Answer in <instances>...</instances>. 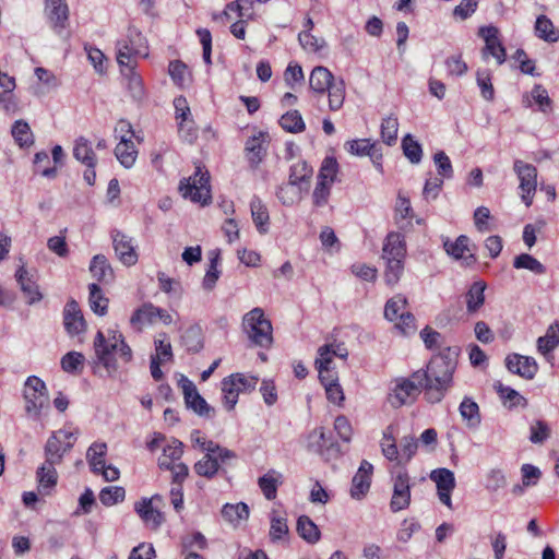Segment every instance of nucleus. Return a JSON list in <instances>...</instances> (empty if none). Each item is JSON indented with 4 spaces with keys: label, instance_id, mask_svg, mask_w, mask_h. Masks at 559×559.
I'll list each match as a JSON object with an SVG mask.
<instances>
[{
    "label": "nucleus",
    "instance_id": "f257e3e1",
    "mask_svg": "<svg viewBox=\"0 0 559 559\" xmlns=\"http://www.w3.org/2000/svg\"><path fill=\"white\" fill-rule=\"evenodd\" d=\"M455 361L447 355H438L430 359L426 369L413 372V378L423 381L425 399L429 403H439L452 385Z\"/></svg>",
    "mask_w": 559,
    "mask_h": 559
},
{
    "label": "nucleus",
    "instance_id": "f03ea898",
    "mask_svg": "<svg viewBox=\"0 0 559 559\" xmlns=\"http://www.w3.org/2000/svg\"><path fill=\"white\" fill-rule=\"evenodd\" d=\"M94 350L97 362L109 372L117 370V361L112 356L114 353L126 364L132 360L130 346L124 342L123 335L116 330H109L108 337L102 331H98L94 338Z\"/></svg>",
    "mask_w": 559,
    "mask_h": 559
},
{
    "label": "nucleus",
    "instance_id": "7ed1b4c3",
    "mask_svg": "<svg viewBox=\"0 0 559 559\" xmlns=\"http://www.w3.org/2000/svg\"><path fill=\"white\" fill-rule=\"evenodd\" d=\"M116 48L117 62L120 68L134 64L133 60L138 57L146 58L148 56L146 38L133 26H130L126 36L117 41Z\"/></svg>",
    "mask_w": 559,
    "mask_h": 559
},
{
    "label": "nucleus",
    "instance_id": "20e7f679",
    "mask_svg": "<svg viewBox=\"0 0 559 559\" xmlns=\"http://www.w3.org/2000/svg\"><path fill=\"white\" fill-rule=\"evenodd\" d=\"M242 330L255 346L266 348L273 342L272 324L261 308H253L243 316Z\"/></svg>",
    "mask_w": 559,
    "mask_h": 559
},
{
    "label": "nucleus",
    "instance_id": "39448f33",
    "mask_svg": "<svg viewBox=\"0 0 559 559\" xmlns=\"http://www.w3.org/2000/svg\"><path fill=\"white\" fill-rule=\"evenodd\" d=\"M179 191L185 199L202 205L207 204L212 198L209 171L197 166L192 176L180 180Z\"/></svg>",
    "mask_w": 559,
    "mask_h": 559
},
{
    "label": "nucleus",
    "instance_id": "423d86ee",
    "mask_svg": "<svg viewBox=\"0 0 559 559\" xmlns=\"http://www.w3.org/2000/svg\"><path fill=\"white\" fill-rule=\"evenodd\" d=\"M259 382L257 376L247 373H233L222 381L223 404L227 411H233L240 393L253 391Z\"/></svg>",
    "mask_w": 559,
    "mask_h": 559
},
{
    "label": "nucleus",
    "instance_id": "0eeeda50",
    "mask_svg": "<svg viewBox=\"0 0 559 559\" xmlns=\"http://www.w3.org/2000/svg\"><path fill=\"white\" fill-rule=\"evenodd\" d=\"M25 411L34 419H39L41 412L49 407V399L45 382L31 376L24 385Z\"/></svg>",
    "mask_w": 559,
    "mask_h": 559
},
{
    "label": "nucleus",
    "instance_id": "6e6552de",
    "mask_svg": "<svg viewBox=\"0 0 559 559\" xmlns=\"http://www.w3.org/2000/svg\"><path fill=\"white\" fill-rule=\"evenodd\" d=\"M78 433V429L70 427L52 432L45 444V459L52 463H61L64 454L73 448Z\"/></svg>",
    "mask_w": 559,
    "mask_h": 559
},
{
    "label": "nucleus",
    "instance_id": "1a4fd4ad",
    "mask_svg": "<svg viewBox=\"0 0 559 559\" xmlns=\"http://www.w3.org/2000/svg\"><path fill=\"white\" fill-rule=\"evenodd\" d=\"M163 498L154 495L150 498L143 497L134 503V511L144 523V525L157 531L165 522V514L162 512Z\"/></svg>",
    "mask_w": 559,
    "mask_h": 559
},
{
    "label": "nucleus",
    "instance_id": "9d476101",
    "mask_svg": "<svg viewBox=\"0 0 559 559\" xmlns=\"http://www.w3.org/2000/svg\"><path fill=\"white\" fill-rule=\"evenodd\" d=\"M424 390L423 381L413 378H397L390 393V403L393 407H401L406 404H412L420 391Z\"/></svg>",
    "mask_w": 559,
    "mask_h": 559
},
{
    "label": "nucleus",
    "instance_id": "9b49d317",
    "mask_svg": "<svg viewBox=\"0 0 559 559\" xmlns=\"http://www.w3.org/2000/svg\"><path fill=\"white\" fill-rule=\"evenodd\" d=\"M513 169L520 180L521 198L528 207L533 203V198L537 187V169L532 164L515 159Z\"/></svg>",
    "mask_w": 559,
    "mask_h": 559
},
{
    "label": "nucleus",
    "instance_id": "f8f14e48",
    "mask_svg": "<svg viewBox=\"0 0 559 559\" xmlns=\"http://www.w3.org/2000/svg\"><path fill=\"white\" fill-rule=\"evenodd\" d=\"M478 35L485 41V46L481 49L483 59L487 60L489 57H493L498 66L504 63L507 52L499 38V29L492 25L481 26L478 31Z\"/></svg>",
    "mask_w": 559,
    "mask_h": 559
},
{
    "label": "nucleus",
    "instance_id": "ddd939ff",
    "mask_svg": "<svg viewBox=\"0 0 559 559\" xmlns=\"http://www.w3.org/2000/svg\"><path fill=\"white\" fill-rule=\"evenodd\" d=\"M392 484L393 493L390 508L393 512H399L411 503V477L405 469H401L392 477Z\"/></svg>",
    "mask_w": 559,
    "mask_h": 559
},
{
    "label": "nucleus",
    "instance_id": "4468645a",
    "mask_svg": "<svg viewBox=\"0 0 559 559\" xmlns=\"http://www.w3.org/2000/svg\"><path fill=\"white\" fill-rule=\"evenodd\" d=\"M178 384L182 390L185 403L188 408H191L194 413L203 417H211L214 414V409L199 394L194 383L191 380L185 376H181Z\"/></svg>",
    "mask_w": 559,
    "mask_h": 559
},
{
    "label": "nucleus",
    "instance_id": "2eb2a0df",
    "mask_svg": "<svg viewBox=\"0 0 559 559\" xmlns=\"http://www.w3.org/2000/svg\"><path fill=\"white\" fill-rule=\"evenodd\" d=\"M111 239L119 261L127 266L134 265L138 262L139 255L133 238L118 229H114L111 231Z\"/></svg>",
    "mask_w": 559,
    "mask_h": 559
},
{
    "label": "nucleus",
    "instance_id": "dca6fc26",
    "mask_svg": "<svg viewBox=\"0 0 559 559\" xmlns=\"http://www.w3.org/2000/svg\"><path fill=\"white\" fill-rule=\"evenodd\" d=\"M45 14L53 32L61 35L69 24V7L66 0H45Z\"/></svg>",
    "mask_w": 559,
    "mask_h": 559
},
{
    "label": "nucleus",
    "instance_id": "f3484780",
    "mask_svg": "<svg viewBox=\"0 0 559 559\" xmlns=\"http://www.w3.org/2000/svg\"><path fill=\"white\" fill-rule=\"evenodd\" d=\"M430 478L436 483L439 500L452 509L451 495L455 488L454 473L448 468H437L431 472Z\"/></svg>",
    "mask_w": 559,
    "mask_h": 559
},
{
    "label": "nucleus",
    "instance_id": "a211bd4d",
    "mask_svg": "<svg viewBox=\"0 0 559 559\" xmlns=\"http://www.w3.org/2000/svg\"><path fill=\"white\" fill-rule=\"evenodd\" d=\"M506 367L514 374L532 380L538 371V365L533 357L520 354H510L506 358Z\"/></svg>",
    "mask_w": 559,
    "mask_h": 559
},
{
    "label": "nucleus",
    "instance_id": "6ab92c4d",
    "mask_svg": "<svg viewBox=\"0 0 559 559\" xmlns=\"http://www.w3.org/2000/svg\"><path fill=\"white\" fill-rule=\"evenodd\" d=\"M469 238L465 235L459 236L454 241L447 239L443 242L445 252L455 260H462L465 266L476 262V257L469 246Z\"/></svg>",
    "mask_w": 559,
    "mask_h": 559
},
{
    "label": "nucleus",
    "instance_id": "aec40b11",
    "mask_svg": "<svg viewBox=\"0 0 559 559\" xmlns=\"http://www.w3.org/2000/svg\"><path fill=\"white\" fill-rule=\"evenodd\" d=\"M234 457H223L221 451L206 452L204 456L199 460L194 466V472L202 477L207 479L213 478L228 461Z\"/></svg>",
    "mask_w": 559,
    "mask_h": 559
},
{
    "label": "nucleus",
    "instance_id": "412c9836",
    "mask_svg": "<svg viewBox=\"0 0 559 559\" xmlns=\"http://www.w3.org/2000/svg\"><path fill=\"white\" fill-rule=\"evenodd\" d=\"M63 325L70 336L79 335L85 331V320L79 304L69 300L63 308Z\"/></svg>",
    "mask_w": 559,
    "mask_h": 559
},
{
    "label": "nucleus",
    "instance_id": "4be33fe9",
    "mask_svg": "<svg viewBox=\"0 0 559 559\" xmlns=\"http://www.w3.org/2000/svg\"><path fill=\"white\" fill-rule=\"evenodd\" d=\"M372 474V464L366 460H362L358 471L356 472L352 480V498L360 500L366 496L370 488Z\"/></svg>",
    "mask_w": 559,
    "mask_h": 559
},
{
    "label": "nucleus",
    "instance_id": "5701e85b",
    "mask_svg": "<svg viewBox=\"0 0 559 559\" xmlns=\"http://www.w3.org/2000/svg\"><path fill=\"white\" fill-rule=\"evenodd\" d=\"M382 260H405L406 243L405 238L400 233H389L382 247Z\"/></svg>",
    "mask_w": 559,
    "mask_h": 559
},
{
    "label": "nucleus",
    "instance_id": "b1692460",
    "mask_svg": "<svg viewBox=\"0 0 559 559\" xmlns=\"http://www.w3.org/2000/svg\"><path fill=\"white\" fill-rule=\"evenodd\" d=\"M346 150L356 156H369L372 163L382 159V152L377 142L370 139L352 140L345 143Z\"/></svg>",
    "mask_w": 559,
    "mask_h": 559
},
{
    "label": "nucleus",
    "instance_id": "393cba45",
    "mask_svg": "<svg viewBox=\"0 0 559 559\" xmlns=\"http://www.w3.org/2000/svg\"><path fill=\"white\" fill-rule=\"evenodd\" d=\"M15 278L24 296L27 298L28 305H33L41 300L43 295L38 289V285L34 281L33 276H29L24 265L17 269L15 272Z\"/></svg>",
    "mask_w": 559,
    "mask_h": 559
},
{
    "label": "nucleus",
    "instance_id": "a878e982",
    "mask_svg": "<svg viewBox=\"0 0 559 559\" xmlns=\"http://www.w3.org/2000/svg\"><path fill=\"white\" fill-rule=\"evenodd\" d=\"M334 81L331 71L325 67L319 66L313 68L310 73L309 86L314 93L323 95Z\"/></svg>",
    "mask_w": 559,
    "mask_h": 559
},
{
    "label": "nucleus",
    "instance_id": "bb28decb",
    "mask_svg": "<svg viewBox=\"0 0 559 559\" xmlns=\"http://www.w3.org/2000/svg\"><path fill=\"white\" fill-rule=\"evenodd\" d=\"M158 307L152 302H145L134 310L130 318L133 328L141 330L146 324H154L157 321Z\"/></svg>",
    "mask_w": 559,
    "mask_h": 559
},
{
    "label": "nucleus",
    "instance_id": "cd10ccee",
    "mask_svg": "<svg viewBox=\"0 0 559 559\" xmlns=\"http://www.w3.org/2000/svg\"><path fill=\"white\" fill-rule=\"evenodd\" d=\"M559 344V322L551 324L544 336L537 340V350L546 357L548 361L552 359L551 352Z\"/></svg>",
    "mask_w": 559,
    "mask_h": 559
},
{
    "label": "nucleus",
    "instance_id": "c85d7f7f",
    "mask_svg": "<svg viewBox=\"0 0 559 559\" xmlns=\"http://www.w3.org/2000/svg\"><path fill=\"white\" fill-rule=\"evenodd\" d=\"M60 463H52L45 459L44 464L37 469L38 488L45 493L53 488L58 480L56 465Z\"/></svg>",
    "mask_w": 559,
    "mask_h": 559
},
{
    "label": "nucleus",
    "instance_id": "c756f323",
    "mask_svg": "<svg viewBox=\"0 0 559 559\" xmlns=\"http://www.w3.org/2000/svg\"><path fill=\"white\" fill-rule=\"evenodd\" d=\"M283 483V475L275 471L270 469L258 479V485L267 500H274L277 495V488Z\"/></svg>",
    "mask_w": 559,
    "mask_h": 559
},
{
    "label": "nucleus",
    "instance_id": "7c9ffc66",
    "mask_svg": "<svg viewBox=\"0 0 559 559\" xmlns=\"http://www.w3.org/2000/svg\"><path fill=\"white\" fill-rule=\"evenodd\" d=\"M183 454V443L178 439H170L163 448V454L158 459L160 468H170L176 461H179Z\"/></svg>",
    "mask_w": 559,
    "mask_h": 559
},
{
    "label": "nucleus",
    "instance_id": "2f4dec72",
    "mask_svg": "<svg viewBox=\"0 0 559 559\" xmlns=\"http://www.w3.org/2000/svg\"><path fill=\"white\" fill-rule=\"evenodd\" d=\"M308 191V187H301L297 185L284 183L278 187L276 191V197L280 202L285 206H292L295 203L299 202L302 199L304 192Z\"/></svg>",
    "mask_w": 559,
    "mask_h": 559
},
{
    "label": "nucleus",
    "instance_id": "473e14b6",
    "mask_svg": "<svg viewBox=\"0 0 559 559\" xmlns=\"http://www.w3.org/2000/svg\"><path fill=\"white\" fill-rule=\"evenodd\" d=\"M250 211L252 221L260 234H265L269 230L270 216L266 206L262 203L261 199L253 197L250 201Z\"/></svg>",
    "mask_w": 559,
    "mask_h": 559
},
{
    "label": "nucleus",
    "instance_id": "72a5a7b5",
    "mask_svg": "<svg viewBox=\"0 0 559 559\" xmlns=\"http://www.w3.org/2000/svg\"><path fill=\"white\" fill-rule=\"evenodd\" d=\"M222 516L226 522L237 527L248 519L249 508L245 502L226 503L222 508Z\"/></svg>",
    "mask_w": 559,
    "mask_h": 559
},
{
    "label": "nucleus",
    "instance_id": "f704fd0d",
    "mask_svg": "<svg viewBox=\"0 0 559 559\" xmlns=\"http://www.w3.org/2000/svg\"><path fill=\"white\" fill-rule=\"evenodd\" d=\"M73 156L85 166H96L97 164V158L92 148L91 142L83 136L75 140Z\"/></svg>",
    "mask_w": 559,
    "mask_h": 559
},
{
    "label": "nucleus",
    "instance_id": "c9c22d12",
    "mask_svg": "<svg viewBox=\"0 0 559 559\" xmlns=\"http://www.w3.org/2000/svg\"><path fill=\"white\" fill-rule=\"evenodd\" d=\"M486 284L481 281L471 285L465 295L466 309L468 313H475L485 302Z\"/></svg>",
    "mask_w": 559,
    "mask_h": 559
},
{
    "label": "nucleus",
    "instance_id": "e433bc0d",
    "mask_svg": "<svg viewBox=\"0 0 559 559\" xmlns=\"http://www.w3.org/2000/svg\"><path fill=\"white\" fill-rule=\"evenodd\" d=\"M190 440L193 447H199L205 453L221 451L223 457H236L235 452L228 450L227 448L221 447L212 440H207L204 436H202L200 430H193L190 435Z\"/></svg>",
    "mask_w": 559,
    "mask_h": 559
},
{
    "label": "nucleus",
    "instance_id": "4c0bfd02",
    "mask_svg": "<svg viewBox=\"0 0 559 559\" xmlns=\"http://www.w3.org/2000/svg\"><path fill=\"white\" fill-rule=\"evenodd\" d=\"M90 271L98 282L108 283L114 278V271L103 254H96L90 265Z\"/></svg>",
    "mask_w": 559,
    "mask_h": 559
},
{
    "label": "nucleus",
    "instance_id": "58836bf2",
    "mask_svg": "<svg viewBox=\"0 0 559 559\" xmlns=\"http://www.w3.org/2000/svg\"><path fill=\"white\" fill-rule=\"evenodd\" d=\"M106 454L107 444L105 442H94L87 449L86 459L93 473L99 474L104 468Z\"/></svg>",
    "mask_w": 559,
    "mask_h": 559
},
{
    "label": "nucleus",
    "instance_id": "ea45409f",
    "mask_svg": "<svg viewBox=\"0 0 559 559\" xmlns=\"http://www.w3.org/2000/svg\"><path fill=\"white\" fill-rule=\"evenodd\" d=\"M313 174L312 167L306 160H297L290 166L288 181L293 185H308Z\"/></svg>",
    "mask_w": 559,
    "mask_h": 559
},
{
    "label": "nucleus",
    "instance_id": "a19ab883",
    "mask_svg": "<svg viewBox=\"0 0 559 559\" xmlns=\"http://www.w3.org/2000/svg\"><path fill=\"white\" fill-rule=\"evenodd\" d=\"M535 34L538 38L548 43H556L559 40V31L555 27L551 20L543 14L536 19Z\"/></svg>",
    "mask_w": 559,
    "mask_h": 559
},
{
    "label": "nucleus",
    "instance_id": "79ce46f5",
    "mask_svg": "<svg viewBox=\"0 0 559 559\" xmlns=\"http://www.w3.org/2000/svg\"><path fill=\"white\" fill-rule=\"evenodd\" d=\"M289 530L286 518L275 511L271 513L269 536L272 543H280L286 539Z\"/></svg>",
    "mask_w": 559,
    "mask_h": 559
},
{
    "label": "nucleus",
    "instance_id": "37998d69",
    "mask_svg": "<svg viewBox=\"0 0 559 559\" xmlns=\"http://www.w3.org/2000/svg\"><path fill=\"white\" fill-rule=\"evenodd\" d=\"M297 532L299 536L309 544H316L320 540V531L316 523L307 515H301L297 520Z\"/></svg>",
    "mask_w": 559,
    "mask_h": 559
},
{
    "label": "nucleus",
    "instance_id": "c03bdc74",
    "mask_svg": "<svg viewBox=\"0 0 559 559\" xmlns=\"http://www.w3.org/2000/svg\"><path fill=\"white\" fill-rule=\"evenodd\" d=\"M115 155L119 163L126 167L131 168L138 157V150L134 146L133 141L119 142L115 147Z\"/></svg>",
    "mask_w": 559,
    "mask_h": 559
},
{
    "label": "nucleus",
    "instance_id": "a18cd8bd",
    "mask_svg": "<svg viewBox=\"0 0 559 559\" xmlns=\"http://www.w3.org/2000/svg\"><path fill=\"white\" fill-rule=\"evenodd\" d=\"M120 70L122 75L127 78V85L132 97L141 99L144 95V87L142 78L134 71V64L124 66L123 68H120Z\"/></svg>",
    "mask_w": 559,
    "mask_h": 559
},
{
    "label": "nucleus",
    "instance_id": "49530a36",
    "mask_svg": "<svg viewBox=\"0 0 559 559\" xmlns=\"http://www.w3.org/2000/svg\"><path fill=\"white\" fill-rule=\"evenodd\" d=\"M11 133L20 147H29L34 143L33 132L24 120H16L12 126Z\"/></svg>",
    "mask_w": 559,
    "mask_h": 559
},
{
    "label": "nucleus",
    "instance_id": "de8ad7c7",
    "mask_svg": "<svg viewBox=\"0 0 559 559\" xmlns=\"http://www.w3.org/2000/svg\"><path fill=\"white\" fill-rule=\"evenodd\" d=\"M460 415L467 421L469 427H477L480 424L479 406L471 397L465 396L459 407Z\"/></svg>",
    "mask_w": 559,
    "mask_h": 559
},
{
    "label": "nucleus",
    "instance_id": "09e8293b",
    "mask_svg": "<svg viewBox=\"0 0 559 559\" xmlns=\"http://www.w3.org/2000/svg\"><path fill=\"white\" fill-rule=\"evenodd\" d=\"M90 289V307L98 316H105L108 309V299L104 296L100 287L93 283L88 286Z\"/></svg>",
    "mask_w": 559,
    "mask_h": 559
},
{
    "label": "nucleus",
    "instance_id": "8fccbe9b",
    "mask_svg": "<svg viewBox=\"0 0 559 559\" xmlns=\"http://www.w3.org/2000/svg\"><path fill=\"white\" fill-rule=\"evenodd\" d=\"M263 143L264 136L262 133L248 139L246 143V151L248 153V159L251 164L258 165L262 160L265 152Z\"/></svg>",
    "mask_w": 559,
    "mask_h": 559
},
{
    "label": "nucleus",
    "instance_id": "3c124183",
    "mask_svg": "<svg viewBox=\"0 0 559 559\" xmlns=\"http://www.w3.org/2000/svg\"><path fill=\"white\" fill-rule=\"evenodd\" d=\"M513 266L518 270L525 269L534 274L542 275L546 273V266L536 258L528 253H521L514 258Z\"/></svg>",
    "mask_w": 559,
    "mask_h": 559
},
{
    "label": "nucleus",
    "instance_id": "603ef678",
    "mask_svg": "<svg viewBox=\"0 0 559 559\" xmlns=\"http://www.w3.org/2000/svg\"><path fill=\"white\" fill-rule=\"evenodd\" d=\"M381 139L391 146L396 143L399 132V120L395 116L390 115L382 119L381 122Z\"/></svg>",
    "mask_w": 559,
    "mask_h": 559
},
{
    "label": "nucleus",
    "instance_id": "864d4df0",
    "mask_svg": "<svg viewBox=\"0 0 559 559\" xmlns=\"http://www.w3.org/2000/svg\"><path fill=\"white\" fill-rule=\"evenodd\" d=\"M382 454L390 461H395L399 457V450L394 437V427L388 426L382 436L381 440Z\"/></svg>",
    "mask_w": 559,
    "mask_h": 559
},
{
    "label": "nucleus",
    "instance_id": "5fc2aeb1",
    "mask_svg": "<svg viewBox=\"0 0 559 559\" xmlns=\"http://www.w3.org/2000/svg\"><path fill=\"white\" fill-rule=\"evenodd\" d=\"M337 171L338 164L336 158L333 156H328L322 162L317 180L333 186Z\"/></svg>",
    "mask_w": 559,
    "mask_h": 559
},
{
    "label": "nucleus",
    "instance_id": "6e6d98bb",
    "mask_svg": "<svg viewBox=\"0 0 559 559\" xmlns=\"http://www.w3.org/2000/svg\"><path fill=\"white\" fill-rule=\"evenodd\" d=\"M492 74L489 69H478L476 72V82L480 90L481 96L486 100H492L495 98V88L491 83Z\"/></svg>",
    "mask_w": 559,
    "mask_h": 559
},
{
    "label": "nucleus",
    "instance_id": "4d7b16f0",
    "mask_svg": "<svg viewBox=\"0 0 559 559\" xmlns=\"http://www.w3.org/2000/svg\"><path fill=\"white\" fill-rule=\"evenodd\" d=\"M550 437V427L543 419H535L530 425L528 440L533 444H543Z\"/></svg>",
    "mask_w": 559,
    "mask_h": 559
},
{
    "label": "nucleus",
    "instance_id": "13d9d810",
    "mask_svg": "<svg viewBox=\"0 0 559 559\" xmlns=\"http://www.w3.org/2000/svg\"><path fill=\"white\" fill-rule=\"evenodd\" d=\"M281 127L292 133H298L305 130L304 119L298 110H290L284 114L280 119Z\"/></svg>",
    "mask_w": 559,
    "mask_h": 559
},
{
    "label": "nucleus",
    "instance_id": "bf43d9fd",
    "mask_svg": "<svg viewBox=\"0 0 559 559\" xmlns=\"http://www.w3.org/2000/svg\"><path fill=\"white\" fill-rule=\"evenodd\" d=\"M329 93V107L336 111L342 108L345 100V84L343 80L334 81L326 90Z\"/></svg>",
    "mask_w": 559,
    "mask_h": 559
},
{
    "label": "nucleus",
    "instance_id": "052dcab7",
    "mask_svg": "<svg viewBox=\"0 0 559 559\" xmlns=\"http://www.w3.org/2000/svg\"><path fill=\"white\" fill-rule=\"evenodd\" d=\"M497 391H498L500 397L506 403L507 402L510 403L509 404L510 408L518 407V406L525 408L528 405L527 400L523 395H521L516 390H514L510 386H504L502 384H499L497 386Z\"/></svg>",
    "mask_w": 559,
    "mask_h": 559
},
{
    "label": "nucleus",
    "instance_id": "680f3d73",
    "mask_svg": "<svg viewBox=\"0 0 559 559\" xmlns=\"http://www.w3.org/2000/svg\"><path fill=\"white\" fill-rule=\"evenodd\" d=\"M407 300L402 295H395L389 299L384 307V317L389 321H395L400 317L401 312H405Z\"/></svg>",
    "mask_w": 559,
    "mask_h": 559
},
{
    "label": "nucleus",
    "instance_id": "e2e57ef3",
    "mask_svg": "<svg viewBox=\"0 0 559 559\" xmlns=\"http://www.w3.org/2000/svg\"><path fill=\"white\" fill-rule=\"evenodd\" d=\"M402 148L404 155L409 159L413 164H418L423 157V150L420 144L414 140L411 134H406L402 140Z\"/></svg>",
    "mask_w": 559,
    "mask_h": 559
},
{
    "label": "nucleus",
    "instance_id": "0e129e2a",
    "mask_svg": "<svg viewBox=\"0 0 559 559\" xmlns=\"http://www.w3.org/2000/svg\"><path fill=\"white\" fill-rule=\"evenodd\" d=\"M385 262L384 269V281L388 285H395L403 272H404V261L405 260H383Z\"/></svg>",
    "mask_w": 559,
    "mask_h": 559
},
{
    "label": "nucleus",
    "instance_id": "69168bd1",
    "mask_svg": "<svg viewBox=\"0 0 559 559\" xmlns=\"http://www.w3.org/2000/svg\"><path fill=\"white\" fill-rule=\"evenodd\" d=\"M126 490L120 486L105 487L99 492V500L104 506L110 507L123 501Z\"/></svg>",
    "mask_w": 559,
    "mask_h": 559
},
{
    "label": "nucleus",
    "instance_id": "338daca9",
    "mask_svg": "<svg viewBox=\"0 0 559 559\" xmlns=\"http://www.w3.org/2000/svg\"><path fill=\"white\" fill-rule=\"evenodd\" d=\"M174 107H175L176 119L178 121L179 133H183L185 132V122H187V120L191 119L190 118V116H191L190 107L188 105L186 97H183V96L176 97L174 99Z\"/></svg>",
    "mask_w": 559,
    "mask_h": 559
},
{
    "label": "nucleus",
    "instance_id": "774afa93",
    "mask_svg": "<svg viewBox=\"0 0 559 559\" xmlns=\"http://www.w3.org/2000/svg\"><path fill=\"white\" fill-rule=\"evenodd\" d=\"M155 354L151 357H158L162 362L170 361L173 359L171 344L166 334H159L154 341Z\"/></svg>",
    "mask_w": 559,
    "mask_h": 559
}]
</instances>
